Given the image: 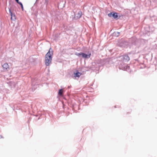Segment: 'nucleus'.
I'll use <instances>...</instances> for the list:
<instances>
[{
    "label": "nucleus",
    "mask_w": 157,
    "mask_h": 157,
    "mask_svg": "<svg viewBox=\"0 0 157 157\" xmlns=\"http://www.w3.org/2000/svg\"><path fill=\"white\" fill-rule=\"evenodd\" d=\"M129 42L132 45H134L136 46H137V44L138 43L137 40L134 38H132L129 40Z\"/></svg>",
    "instance_id": "4"
},
{
    "label": "nucleus",
    "mask_w": 157,
    "mask_h": 157,
    "mask_svg": "<svg viewBox=\"0 0 157 157\" xmlns=\"http://www.w3.org/2000/svg\"><path fill=\"white\" fill-rule=\"evenodd\" d=\"M112 13L113 12H111L108 14V16L109 17H112Z\"/></svg>",
    "instance_id": "16"
},
{
    "label": "nucleus",
    "mask_w": 157,
    "mask_h": 157,
    "mask_svg": "<svg viewBox=\"0 0 157 157\" xmlns=\"http://www.w3.org/2000/svg\"><path fill=\"white\" fill-rule=\"evenodd\" d=\"M82 52H80V53L75 52V55L79 57H80L81 56H82Z\"/></svg>",
    "instance_id": "13"
},
{
    "label": "nucleus",
    "mask_w": 157,
    "mask_h": 157,
    "mask_svg": "<svg viewBox=\"0 0 157 157\" xmlns=\"http://www.w3.org/2000/svg\"><path fill=\"white\" fill-rule=\"evenodd\" d=\"M112 17L116 19H118V16L117 13L115 12H113L112 13Z\"/></svg>",
    "instance_id": "9"
},
{
    "label": "nucleus",
    "mask_w": 157,
    "mask_h": 157,
    "mask_svg": "<svg viewBox=\"0 0 157 157\" xmlns=\"http://www.w3.org/2000/svg\"><path fill=\"white\" fill-rule=\"evenodd\" d=\"M91 55V53L90 52H88L87 54L82 52L81 57L84 59H89Z\"/></svg>",
    "instance_id": "5"
},
{
    "label": "nucleus",
    "mask_w": 157,
    "mask_h": 157,
    "mask_svg": "<svg viewBox=\"0 0 157 157\" xmlns=\"http://www.w3.org/2000/svg\"><path fill=\"white\" fill-rule=\"evenodd\" d=\"M48 1L49 0H45L44 4L46 5H47L48 4Z\"/></svg>",
    "instance_id": "15"
},
{
    "label": "nucleus",
    "mask_w": 157,
    "mask_h": 157,
    "mask_svg": "<svg viewBox=\"0 0 157 157\" xmlns=\"http://www.w3.org/2000/svg\"><path fill=\"white\" fill-rule=\"evenodd\" d=\"M15 1L16 2L18 3V2H19V0H15Z\"/></svg>",
    "instance_id": "18"
},
{
    "label": "nucleus",
    "mask_w": 157,
    "mask_h": 157,
    "mask_svg": "<svg viewBox=\"0 0 157 157\" xmlns=\"http://www.w3.org/2000/svg\"><path fill=\"white\" fill-rule=\"evenodd\" d=\"M74 75L75 77L79 78L82 75V73L79 72L78 70H76L74 72Z\"/></svg>",
    "instance_id": "7"
},
{
    "label": "nucleus",
    "mask_w": 157,
    "mask_h": 157,
    "mask_svg": "<svg viewBox=\"0 0 157 157\" xmlns=\"http://www.w3.org/2000/svg\"><path fill=\"white\" fill-rule=\"evenodd\" d=\"M53 55L52 50L50 48L48 52L46 53L45 57V64L47 66L49 65L52 60V56Z\"/></svg>",
    "instance_id": "1"
},
{
    "label": "nucleus",
    "mask_w": 157,
    "mask_h": 157,
    "mask_svg": "<svg viewBox=\"0 0 157 157\" xmlns=\"http://www.w3.org/2000/svg\"><path fill=\"white\" fill-rule=\"evenodd\" d=\"M32 90H33V89H34V90L35 89V88L36 87V85L34 84V83L33 82H32Z\"/></svg>",
    "instance_id": "14"
},
{
    "label": "nucleus",
    "mask_w": 157,
    "mask_h": 157,
    "mask_svg": "<svg viewBox=\"0 0 157 157\" xmlns=\"http://www.w3.org/2000/svg\"><path fill=\"white\" fill-rule=\"evenodd\" d=\"M125 62H123L122 60H119L118 61V66L119 68L121 70L124 71L127 70L128 69L129 67L126 64Z\"/></svg>",
    "instance_id": "2"
},
{
    "label": "nucleus",
    "mask_w": 157,
    "mask_h": 157,
    "mask_svg": "<svg viewBox=\"0 0 157 157\" xmlns=\"http://www.w3.org/2000/svg\"><path fill=\"white\" fill-rule=\"evenodd\" d=\"M2 138V135H0V139Z\"/></svg>",
    "instance_id": "20"
},
{
    "label": "nucleus",
    "mask_w": 157,
    "mask_h": 157,
    "mask_svg": "<svg viewBox=\"0 0 157 157\" xmlns=\"http://www.w3.org/2000/svg\"><path fill=\"white\" fill-rule=\"evenodd\" d=\"M121 60L123 62L127 63L130 60V58L127 54H124L121 56Z\"/></svg>",
    "instance_id": "3"
},
{
    "label": "nucleus",
    "mask_w": 157,
    "mask_h": 157,
    "mask_svg": "<svg viewBox=\"0 0 157 157\" xmlns=\"http://www.w3.org/2000/svg\"><path fill=\"white\" fill-rule=\"evenodd\" d=\"M63 89H60L59 90L58 92V95L59 96H61L63 95Z\"/></svg>",
    "instance_id": "12"
},
{
    "label": "nucleus",
    "mask_w": 157,
    "mask_h": 157,
    "mask_svg": "<svg viewBox=\"0 0 157 157\" xmlns=\"http://www.w3.org/2000/svg\"><path fill=\"white\" fill-rule=\"evenodd\" d=\"M2 67L4 69L7 70V69L9 68V65L7 63L4 64L2 65Z\"/></svg>",
    "instance_id": "10"
},
{
    "label": "nucleus",
    "mask_w": 157,
    "mask_h": 157,
    "mask_svg": "<svg viewBox=\"0 0 157 157\" xmlns=\"http://www.w3.org/2000/svg\"><path fill=\"white\" fill-rule=\"evenodd\" d=\"M18 4H19L20 5L21 7L22 6H23L22 3L21 2H18Z\"/></svg>",
    "instance_id": "17"
},
{
    "label": "nucleus",
    "mask_w": 157,
    "mask_h": 157,
    "mask_svg": "<svg viewBox=\"0 0 157 157\" xmlns=\"http://www.w3.org/2000/svg\"><path fill=\"white\" fill-rule=\"evenodd\" d=\"M71 88V86H68V88L69 89Z\"/></svg>",
    "instance_id": "21"
},
{
    "label": "nucleus",
    "mask_w": 157,
    "mask_h": 157,
    "mask_svg": "<svg viewBox=\"0 0 157 157\" xmlns=\"http://www.w3.org/2000/svg\"><path fill=\"white\" fill-rule=\"evenodd\" d=\"M9 11L10 15L11 16V20H14L15 19V15L14 13H13L11 9L9 8Z\"/></svg>",
    "instance_id": "6"
},
{
    "label": "nucleus",
    "mask_w": 157,
    "mask_h": 157,
    "mask_svg": "<svg viewBox=\"0 0 157 157\" xmlns=\"http://www.w3.org/2000/svg\"><path fill=\"white\" fill-rule=\"evenodd\" d=\"M114 107L115 108H116V106H115Z\"/></svg>",
    "instance_id": "22"
},
{
    "label": "nucleus",
    "mask_w": 157,
    "mask_h": 157,
    "mask_svg": "<svg viewBox=\"0 0 157 157\" xmlns=\"http://www.w3.org/2000/svg\"><path fill=\"white\" fill-rule=\"evenodd\" d=\"M120 34V33L118 32H114L112 34V35L113 36L118 37L119 36Z\"/></svg>",
    "instance_id": "11"
},
{
    "label": "nucleus",
    "mask_w": 157,
    "mask_h": 157,
    "mask_svg": "<svg viewBox=\"0 0 157 157\" xmlns=\"http://www.w3.org/2000/svg\"><path fill=\"white\" fill-rule=\"evenodd\" d=\"M82 15V12L81 11L79 10L78 13L76 14V19H78L80 18Z\"/></svg>",
    "instance_id": "8"
},
{
    "label": "nucleus",
    "mask_w": 157,
    "mask_h": 157,
    "mask_svg": "<svg viewBox=\"0 0 157 157\" xmlns=\"http://www.w3.org/2000/svg\"><path fill=\"white\" fill-rule=\"evenodd\" d=\"M21 8L22 10H23V9H23V6H21Z\"/></svg>",
    "instance_id": "19"
}]
</instances>
